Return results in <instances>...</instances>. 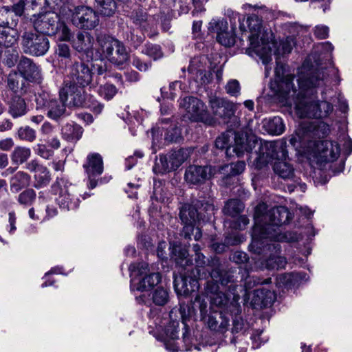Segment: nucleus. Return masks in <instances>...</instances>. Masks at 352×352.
<instances>
[{"label":"nucleus","mask_w":352,"mask_h":352,"mask_svg":"<svg viewBox=\"0 0 352 352\" xmlns=\"http://www.w3.org/2000/svg\"><path fill=\"white\" fill-rule=\"evenodd\" d=\"M96 8L101 15L110 17L113 16L117 9L114 0H95Z\"/></svg>","instance_id":"46"},{"label":"nucleus","mask_w":352,"mask_h":352,"mask_svg":"<svg viewBox=\"0 0 352 352\" xmlns=\"http://www.w3.org/2000/svg\"><path fill=\"white\" fill-rule=\"evenodd\" d=\"M172 258L177 266L183 269L186 267H191L193 270V260L190 257L188 250L186 246L176 245L173 248Z\"/></svg>","instance_id":"32"},{"label":"nucleus","mask_w":352,"mask_h":352,"mask_svg":"<svg viewBox=\"0 0 352 352\" xmlns=\"http://www.w3.org/2000/svg\"><path fill=\"white\" fill-rule=\"evenodd\" d=\"M31 177L24 171H18L10 178V187L13 193H17L22 189L27 188L30 184Z\"/></svg>","instance_id":"37"},{"label":"nucleus","mask_w":352,"mask_h":352,"mask_svg":"<svg viewBox=\"0 0 352 352\" xmlns=\"http://www.w3.org/2000/svg\"><path fill=\"white\" fill-rule=\"evenodd\" d=\"M25 168L34 173L33 186L35 188L39 189L48 186L52 178L51 173L45 166L40 164L37 160H32L25 164Z\"/></svg>","instance_id":"18"},{"label":"nucleus","mask_w":352,"mask_h":352,"mask_svg":"<svg viewBox=\"0 0 352 352\" xmlns=\"http://www.w3.org/2000/svg\"><path fill=\"white\" fill-rule=\"evenodd\" d=\"M228 316L232 320V333H237L244 329V320L241 316V307L239 302H234L228 307Z\"/></svg>","instance_id":"34"},{"label":"nucleus","mask_w":352,"mask_h":352,"mask_svg":"<svg viewBox=\"0 0 352 352\" xmlns=\"http://www.w3.org/2000/svg\"><path fill=\"white\" fill-rule=\"evenodd\" d=\"M244 208V204L240 199H230L226 201L223 212L225 215L235 217L243 212Z\"/></svg>","instance_id":"43"},{"label":"nucleus","mask_w":352,"mask_h":352,"mask_svg":"<svg viewBox=\"0 0 352 352\" xmlns=\"http://www.w3.org/2000/svg\"><path fill=\"white\" fill-rule=\"evenodd\" d=\"M201 63V57L195 58L191 60L190 65L188 68L189 72L192 73L196 71V74L200 76V80L201 84L207 85L211 82L212 78V74L210 71H206L204 69L200 67L198 65Z\"/></svg>","instance_id":"40"},{"label":"nucleus","mask_w":352,"mask_h":352,"mask_svg":"<svg viewBox=\"0 0 352 352\" xmlns=\"http://www.w3.org/2000/svg\"><path fill=\"white\" fill-rule=\"evenodd\" d=\"M21 47L25 54L39 57L49 51L50 42L47 36L38 31H25L21 36Z\"/></svg>","instance_id":"9"},{"label":"nucleus","mask_w":352,"mask_h":352,"mask_svg":"<svg viewBox=\"0 0 352 352\" xmlns=\"http://www.w3.org/2000/svg\"><path fill=\"white\" fill-rule=\"evenodd\" d=\"M209 170L208 166L190 165L186 169L184 179L190 185L203 184L209 179Z\"/></svg>","instance_id":"22"},{"label":"nucleus","mask_w":352,"mask_h":352,"mask_svg":"<svg viewBox=\"0 0 352 352\" xmlns=\"http://www.w3.org/2000/svg\"><path fill=\"white\" fill-rule=\"evenodd\" d=\"M56 97L47 91H41L35 94L36 109L46 111Z\"/></svg>","instance_id":"48"},{"label":"nucleus","mask_w":352,"mask_h":352,"mask_svg":"<svg viewBox=\"0 0 352 352\" xmlns=\"http://www.w3.org/2000/svg\"><path fill=\"white\" fill-rule=\"evenodd\" d=\"M55 54L58 61L62 67H67L72 65V51L68 44L60 43L56 45Z\"/></svg>","instance_id":"38"},{"label":"nucleus","mask_w":352,"mask_h":352,"mask_svg":"<svg viewBox=\"0 0 352 352\" xmlns=\"http://www.w3.org/2000/svg\"><path fill=\"white\" fill-rule=\"evenodd\" d=\"M210 279L205 282V291L207 294L214 295L219 292L220 285L230 294L237 292V276L236 271L230 269L229 270L213 269L210 272Z\"/></svg>","instance_id":"6"},{"label":"nucleus","mask_w":352,"mask_h":352,"mask_svg":"<svg viewBox=\"0 0 352 352\" xmlns=\"http://www.w3.org/2000/svg\"><path fill=\"white\" fill-rule=\"evenodd\" d=\"M223 292H219L211 297V304L215 305L225 314L228 313V307L234 302H239V296L235 292L234 294H228Z\"/></svg>","instance_id":"28"},{"label":"nucleus","mask_w":352,"mask_h":352,"mask_svg":"<svg viewBox=\"0 0 352 352\" xmlns=\"http://www.w3.org/2000/svg\"><path fill=\"white\" fill-rule=\"evenodd\" d=\"M71 66V71L68 80L65 82L87 87L91 84L93 78V72L87 64L83 61H74Z\"/></svg>","instance_id":"14"},{"label":"nucleus","mask_w":352,"mask_h":352,"mask_svg":"<svg viewBox=\"0 0 352 352\" xmlns=\"http://www.w3.org/2000/svg\"><path fill=\"white\" fill-rule=\"evenodd\" d=\"M83 129L75 122L67 123L61 129L62 138L69 142H78L82 135Z\"/></svg>","instance_id":"35"},{"label":"nucleus","mask_w":352,"mask_h":352,"mask_svg":"<svg viewBox=\"0 0 352 352\" xmlns=\"http://www.w3.org/2000/svg\"><path fill=\"white\" fill-rule=\"evenodd\" d=\"M266 130L270 134L280 135L285 131V124L279 116L270 119L265 124Z\"/></svg>","instance_id":"51"},{"label":"nucleus","mask_w":352,"mask_h":352,"mask_svg":"<svg viewBox=\"0 0 352 352\" xmlns=\"http://www.w3.org/2000/svg\"><path fill=\"white\" fill-rule=\"evenodd\" d=\"M180 106L185 108L190 119L196 121L202 119L204 114V104L199 98L187 96L180 102Z\"/></svg>","instance_id":"26"},{"label":"nucleus","mask_w":352,"mask_h":352,"mask_svg":"<svg viewBox=\"0 0 352 352\" xmlns=\"http://www.w3.org/2000/svg\"><path fill=\"white\" fill-rule=\"evenodd\" d=\"M324 69L307 72L298 79L299 91L294 100L295 109L300 118L322 119L333 111V105L318 99V91L324 85Z\"/></svg>","instance_id":"2"},{"label":"nucleus","mask_w":352,"mask_h":352,"mask_svg":"<svg viewBox=\"0 0 352 352\" xmlns=\"http://www.w3.org/2000/svg\"><path fill=\"white\" fill-rule=\"evenodd\" d=\"M306 276L304 272L281 274L277 276L276 283L280 287L289 289L298 286Z\"/></svg>","instance_id":"29"},{"label":"nucleus","mask_w":352,"mask_h":352,"mask_svg":"<svg viewBox=\"0 0 352 352\" xmlns=\"http://www.w3.org/2000/svg\"><path fill=\"white\" fill-rule=\"evenodd\" d=\"M129 54L128 53L124 44L120 41L115 47L114 51L112 52V55L108 57V60L113 65L122 69L129 60Z\"/></svg>","instance_id":"33"},{"label":"nucleus","mask_w":352,"mask_h":352,"mask_svg":"<svg viewBox=\"0 0 352 352\" xmlns=\"http://www.w3.org/2000/svg\"><path fill=\"white\" fill-rule=\"evenodd\" d=\"M132 65L140 72H146L152 66L151 61H143L140 57L134 56L131 62Z\"/></svg>","instance_id":"59"},{"label":"nucleus","mask_w":352,"mask_h":352,"mask_svg":"<svg viewBox=\"0 0 352 352\" xmlns=\"http://www.w3.org/2000/svg\"><path fill=\"white\" fill-rule=\"evenodd\" d=\"M319 157L324 163L336 161L340 155V146L336 141L322 140L318 146Z\"/></svg>","instance_id":"24"},{"label":"nucleus","mask_w":352,"mask_h":352,"mask_svg":"<svg viewBox=\"0 0 352 352\" xmlns=\"http://www.w3.org/2000/svg\"><path fill=\"white\" fill-rule=\"evenodd\" d=\"M94 41V36L89 32H78L71 43L76 52L87 54L92 49Z\"/></svg>","instance_id":"31"},{"label":"nucleus","mask_w":352,"mask_h":352,"mask_svg":"<svg viewBox=\"0 0 352 352\" xmlns=\"http://www.w3.org/2000/svg\"><path fill=\"white\" fill-rule=\"evenodd\" d=\"M30 148L18 146L11 153V160L13 164H22L30 157Z\"/></svg>","instance_id":"47"},{"label":"nucleus","mask_w":352,"mask_h":352,"mask_svg":"<svg viewBox=\"0 0 352 352\" xmlns=\"http://www.w3.org/2000/svg\"><path fill=\"white\" fill-rule=\"evenodd\" d=\"M25 3L24 0H20L10 6H3L11 17V25L16 27L19 21V17L21 16L25 11Z\"/></svg>","instance_id":"44"},{"label":"nucleus","mask_w":352,"mask_h":352,"mask_svg":"<svg viewBox=\"0 0 352 352\" xmlns=\"http://www.w3.org/2000/svg\"><path fill=\"white\" fill-rule=\"evenodd\" d=\"M57 29L59 41L72 42L74 38V33L65 21L60 20Z\"/></svg>","instance_id":"56"},{"label":"nucleus","mask_w":352,"mask_h":352,"mask_svg":"<svg viewBox=\"0 0 352 352\" xmlns=\"http://www.w3.org/2000/svg\"><path fill=\"white\" fill-rule=\"evenodd\" d=\"M153 170L161 175H164L175 170V168L169 162L168 155H160L159 162H155Z\"/></svg>","instance_id":"53"},{"label":"nucleus","mask_w":352,"mask_h":352,"mask_svg":"<svg viewBox=\"0 0 352 352\" xmlns=\"http://www.w3.org/2000/svg\"><path fill=\"white\" fill-rule=\"evenodd\" d=\"M67 107L66 100H62L60 98L58 99L55 98L46 110L47 116L54 121L58 122L69 115L67 111Z\"/></svg>","instance_id":"30"},{"label":"nucleus","mask_w":352,"mask_h":352,"mask_svg":"<svg viewBox=\"0 0 352 352\" xmlns=\"http://www.w3.org/2000/svg\"><path fill=\"white\" fill-rule=\"evenodd\" d=\"M199 283L198 278L192 276H186L180 274L179 276H174L173 286L174 289L177 296H183L184 297L192 296L196 297L199 295L196 293L199 288Z\"/></svg>","instance_id":"16"},{"label":"nucleus","mask_w":352,"mask_h":352,"mask_svg":"<svg viewBox=\"0 0 352 352\" xmlns=\"http://www.w3.org/2000/svg\"><path fill=\"white\" fill-rule=\"evenodd\" d=\"M250 32H261L263 28V16L257 13L249 14L246 19Z\"/></svg>","instance_id":"52"},{"label":"nucleus","mask_w":352,"mask_h":352,"mask_svg":"<svg viewBox=\"0 0 352 352\" xmlns=\"http://www.w3.org/2000/svg\"><path fill=\"white\" fill-rule=\"evenodd\" d=\"M77 11V6H74L73 5L69 4H64L63 5L59 10L60 14H61L63 17L66 19H69L71 22L72 23V19H74V14Z\"/></svg>","instance_id":"60"},{"label":"nucleus","mask_w":352,"mask_h":352,"mask_svg":"<svg viewBox=\"0 0 352 352\" xmlns=\"http://www.w3.org/2000/svg\"><path fill=\"white\" fill-rule=\"evenodd\" d=\"M276 299L274 292L262 287L253 292L250 305L253 309H263L272 306Z\"/></svg>","instance_id":"23"},{"label":"nucleus","mask_w":352,"mask_h":352,"mask_svg":"<svg viewBox=\"0 0 352 352\" xmlns=\"http://www.w3.org/2000/svg\"><path fill=\"white\" fill-rule=\"evenodd\" d=\"M14 136L21 141L32 142L36 140V133L30 126H23L18 129Z\"/></svg>","instance_id":"54"},{"label":"nucleus","mask_w":352,"mask_h":352,"mask_svg":"<svg viewBox=\"0 0 352 352\" xmlns=\"http://www.w3.org/2000/svg\"><path fill=\"white\" fill-rule=\"evenodd\" d=\"M186 306H194L195 313L197 312V308H199L201 319L207 323L211 330L223 331L226 329L229 325L230 318L228 314H225L223 311L216 310L210 311L209 314H207V302L204 300H201L200 297L197 295H196L194 301L191 299L190 302H188Z\"/></svg>","instance_id":"8"},{"label":"nucleus","mask_w":352,"mask_h":352,"mask_svg":"<svg viewBox=\"0 0 352 352\" xmlns=\"http://www.w3.org/2000/svg\"><path fill=\"white\" fill-rule=\"evenodd\" d=\"M179 311L182 320V322L184 324V332L182 335V342L184 344V349L182 350L184 351H190L194 346L197 349V346L195 344H192L190 336V329L189 326L187 324L186 321L189 320V319L195 316V308L194 306H185V305H180Z\"/></svg>","instance_id":"21"},{"label":"nucleus","mask_w":352,"mask_h":352,"mask_svg":"<svg viewBox=\"0 0 352 352\" xmlns=\"http://www.w3.org/2000/svg\"><path fill=\"white\" fill-rule=\"evenodd\" d=\"M226 91L231 96H237L240 94L241 87L237 80H230L226 85Z\"/></svg>","instance_id":"62"},{"label":"nucleus","mask_w":352,"mask_h":352,"mask_svg":"<svg viewBox=\"0 0 352 352\" xmlns=\"http://www.w3.org/2000/svg\"><path fill=\"white\" fill-rule=\"evenodd\" d=\"M69 186L70 184L67 179L58 177L50 188L52 195H58L55 199L56 204L64 211L76 210L80 203L79 198L69 192Z\"/></svg>","instance_id":"10"},{"label":"nucleus","mask_w":352,"mask_h":352,"mask_svg":"<svg viewBox=\"0 0 352 352\" xmlns=\"http://www.w3.org/2000/svg\"><path fill=\"white\" fill-rule=\"evenodd\" d=\"M6 82L12 94L24 95L28 92L29 84L18 71L12 70L7 76Z\"/></svg>","instance_id":"27"},{"label":"nucleus","mask_w":352,"mask_h":352,"mask_svg":"<svg viewBox=\"0 0 352 352\" xmlns=\"http://www.w3.org/2000/svg\"><path fill=\"white\" fill-rule=\"evenodd\" d=\"M166 142L169 143L177 142L182 139L179 129L177 127L167 130L164 138Z\"/></svg>","instance_id":"61"},{"label":"nucleus","mask_w":352,"mask_h":352,"mask_svg":"<svg viewBox=\"0 0 352 352\" xmlns=\"http://www.w3.org/2000/svg\"><path fill=\"white\" fill-rule=\"evenodd\" d=\"M8 112L13 118L25 116L28 112V107L25 99L20 94H11L6 101Z\"/></svg>","instance_id":"25"},{"label":"nucleus","mask_w":352,"mask_h":352,"mask_svg":"<svg viewBox=\"0 0 352 352\" xmlns=\"http://www.w3.org/2000/svg\"><path fill=\"white\" fill-rule=\"evenodd\" d=\"M141 52L143 54L148 56L153 60H157L162 58L164 56L162 47L160 45L153 44L149 42L144 44Z\"/></svg>","instance_id":"50"},{"label":"nucleus","mask_w":352,"mask_h":352,"mask_svg":"<svg viewBox=\"0 0 352 352\" xmlns=\"http://www.w3.org/2000/svg\"><path fill=\"white\" fill-rule=\"evenodd\" d=\"M258 205L255 208L254 225L252 230V242L249 250L257 254H261L267 250H274L275 254L281 252V243L298 241L296 233L293 232H282L280 227L287 224L293 218V214L287 207L278 206L270 209L265 215L259 220Z\"/></svg>","instance_id":"1"},{"label":"nucleus","mask_w":352,"mask_h":352,"mask_svg":"<svg viewBox=\"0 0 352 352\" xmlns=\"http://www.w3.org/2000/svg\"><path fill=\"white\" fill-rule=\"evenodd\" d=\"M287 146V142L284 140L267 142L264 145H260L257 151L258 157L255 159L256 168L261 169L275 160L273 165L274 173L284 179H292L294 176V168L286 162L289 158Z\"/></svg>","instance_id":"3"},{"label":"nucleus","mask_w":352,"mask_h":352,"mask_svg":"<svg viewBox=\"0 0 352 352\" xmlns=\"http://www.w3.org/2000/svg\"><path fill=\"white\" fill-rule=\"evenodd\" d=\"M209 25V30L217 32V40L222 45L232 47L237 42L236 35L227 31L228 23L226 21L210 22Z\"/></svg>","instance_id":"19"},{"label":"nucleus","mask_w":352,"mask_h":352,"mask_svg":"<svg viewBox=\"0 0 352 352\" xmlns=\"http://www.w3.org/2000/svg\"><path fill=\"white\" fill-rule=\"evenodd\" d=\"M85 87L64 82V87L59 90L60 98L66 100L69 108L88 109L94 114L99 115L104 109V104L93 95L87 94Z\"/></svg>","instance_id":"4"},{"label":"nucleus","mask_w":352,"mask_h":352,"mask_svg":"<svg viewBox=\"0 0 352 352\" xmlns=\"http://www.w3.org/2000/svg\"><path fill=\"white\" fill-rule=\"evenodd\" d=\"M190 148H180L177 150H172L168 155L169 162L177 170L189 157Z\"/></svg>","instance_id":"42"},{"label":"nucleus","mask_w":352,"mask_h":352,"mask_svg":"<svg viewBox=\"0 0 352 352\" xmlns=\"http://www.w3.org/2000/svg\"><path fill=\"white\" fill-rule=\"evenodd\" d=\"M233 137L234 140L233 151L236 153L237 157H242L245 153H252L253 148L256 146H258V149L255 151L256 155V158L258 157L257 151L259 150V146L260 145H263L261 141L258 142L254 135H248L247 133L236 131V129H234Z\"/></svg>","instance_id":"15"},{"label":"nucleus","mask_w":352,"mask_h":352,"mask_svg":"<svg viewBox=\"0 0 352 352\" xmlns=\"http://www.w3.org/2000/svg\"><path fill=\"white\" fill-rule=\"evenodd\" d=\"M99 22V16L94 9L85 6H77V11L72 19L74 25L80 29L91 30L98 26Z\"/></svg>","instance_id":"13"},{"label":"nucleus","mask_w":352,"mask_h":352,"mask_svg":"<svg viewBox=\"0 0 352 352\" xmlns=\"http://www.w3.org/2000/svg\"><path fill=\"white\" fill-rule=\"evenodd\" d=\"M161 274L159 272H150L142 276L131 278V289L140 292L152 289L161 281Z\"/></svg>","instance_id":"20"},{"label":"nucleus","mask_w":352,"mask_h":352,"mask_svg":"<svg viewBox=\"0 0 352 352\" xmlns=\"http://www.w3.org/2000/svg\"><path fill=\"white\" fill-rule=\"evenodd\" d=\"M276 91L284 96H289L296 94L297 90L294 84V76H287L283 79L274 81Z\"/></svg>","instance_id":"39"},{"label":"nucleus","mask_w":352,"mask_h":352,"mask_svg":"<svg viewBox=\"0 0 352 352\" xmlns=\"http://www.w3.org/2000/svg\"><path fill=\"white\" fill-rule=\"evenodd\" d=\"M19 54L16 51L7 50L5 52V57L3 63L9 68L14 67L18 62Z\"/></svg>","instance_id":"58"},{"label":"nucleus","mask_w":352,"mask_h":352,"mask_svg":"<svg viewBox=\"0 0 352 352\" xmlns=\"http://www.w3.org/2000/svg\"><path fill=\"white\" fill-rule=\"evenodd\" d=\"M214 205L212 199L199 198L192 201L191 204H184L179 210V218L182 223L200 224L210 221L214 214Z\"/></svg>","instance_id":"5"},{"label":"nucleus","mask_w":352,"mask_h":352,"mask_svg":"<svg viewBox=\"0 0 352 352\" xmlns=\"http://www.w3.org/2000/svg\"><path fill=\"white\" fill-rule=\"evenodd\" d=\"M99 92L104 99L110 100L118 93V89L113 84L105 83L104 85L100 87Z\"/></svg>","instance_id":"57"},{"label":"nucleus","mask_w":352,"mask_h":352,"mask_svg":"<svg viewBox=\"0 0 352 352\" xmlns=\"http://www.w3.org/2000/svg\"><path fill=\"white\" fill-rule=\"evenodd\" d=\"M36 199V192L33 188H27L17 197L18 203L23 207H30Z\"/></svg>","instance_id":"49"},{"label":"nucleus","mask_w":352,"mask_h":352,"mask_svg":"<svg viewBox=\"0 0 352 352\" xmlns=\"http://www.w3.org/2000/svg\"><path fill=\"white\" fill-rule=\"evenodd\" d=\"M17 71L28 83L40 84L42 82L41 67L32 58L22 56L17 65Z\"/></svg>","instance_id":"17"},{"label":"nucleus","mask_w":352,"mask_h":352,"mask_svg":"<svg viewBox=\"0 0 352 352\" xmlns=\"http://www.w3.org/2000/svg\"><path fill=\"white\" fill-rule=\"evenodd\" d=\"M82 168L87 175V187L92 190L99 185L107 184L111 177H101L104 170L102 157L98 153H91L86 158Z\"/></svg>","instance_id":"7"},{"label":"nucleus","mask_w":352,"mask_h":352,"mask_svg":"<svg viewBox=\"0 0 352 352\" xmlns=\"http://www.w3.org/2000/svg\"><path fill=\"white\" fill-rule=\"evenodd\" d=\"M245 168V163L244 161H237L236 163H231L230 164V171L228 173L234 177L238 176L242 173Z\"/></svg>","instance_id":"64"},{"label":"nucleus","mask_w":352,"mask_h":352,"mask_svg":"<svg viewBox=\"0 0 352 352\" xmlns=\"http://www.w3.org/2000/svg\"><path fill=\"white\" fill-rule=\"evenodd\" d=\"M97 40L102 53L107 58L112 55V52L114 51L115 47L119 41L118 39L107 34L100 35Z\"/></svg>","instance_id":"41"},{"label":"nucleus","mask_w":352,"mask_h":352,"mask_svg":"<svg viewBox=\"0 0 352 352\" xmlns=\"http://www.w3.org/2000/svg\"><path fill=\"white\" fill-rule=\"evenodd\" d=\"M210 107L214 116L229 129H236L241 125L240 118L235 115L236 105L224 98H215L210 100Z\"/></svg>","instance_id":"11"},{"label":"nucleus","mask_w":352,"mask_h":352,"mask_svg":"<svg viewBox=\"0 0 352 352\" xmlns=\"http://www.w3.org/2000/svg\"><path fill=\"white\" fill-rule=\"evenodd\" d=\"M168 292L162 287H157L152 293L153 302L157 306H164L168 301Z\"/></svg>","instance_id":"55"},{"label":"nucleus","mask_w":352,"mask_h":352,"mask_svg":"<svg viewBox=\"0 0 352 352\" xmlns=\"http://www.w3.org/2000/svg\"><path fill=\"white\" fill-rule=\"evenodd\" d=\"M234 129H229L218 136L214 141V146L220 150L226 149V153L228 154L230 148V138H233Z\"/></svg>","instance_id":"45"},{"label":"nucleus","mask_w":352,"mask_h":352,"mask_svg":"<svg viewBox=\"0 0 352 352\" xmlns=\"http://www.w3.org/2000/svg\"><path fill=\"white\" fill-rule=\"evenodd\" d=\"M34 29L46 36L57 34V28L60 21L59 15L55 12H41L32 15L31 19Z\"/></svg>","instance_id":"12"},{"label":"nucleus","mask_w":352,"mask_h":352,"mask_svg":"<svg viewBox=\"0 0 352 352\" xmlns=\"http://www.w3.org/2000/svg\"><path fill=\"white\" fill-rule=\"evenodd\" d=\"M19 34L14 26L0 27V47H10L17 43Z\"/></svg>","instance_id":"36"},{"label":"nucleus","mask_w":352,"mask_h":352,"mask_svg":"<svg viewBox=\"0 0 352 352\" xmlns=\"http://www.w3.org/2000/svg\"><path fill=\"white\" fill-rule=\"evenodd\" d=\"M144 153L142 151H135L133 155H130L125 159V168L131 169L137 164V158H142Z\"/></svg>","instance_id":"63"}]
</instances>
